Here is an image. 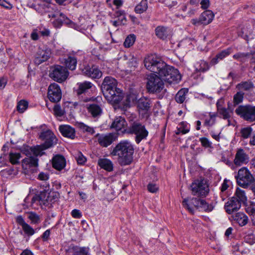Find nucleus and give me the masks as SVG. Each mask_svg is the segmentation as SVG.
Wrapping results in <instances>:
<instances>
[{"mask_svg": "<svg viewBox=\"0 0 255 255\" xmlns=\"http://www.w3.org/2000/svg\"><path fill=\"white\" fill-rule=\"evenodd\" d=\"M199 141H200L201 145L205 148L212 147V142L205 137L200 138Z\"/></svg>", "mask_w": 255, "mask_h": 255, "instance_id": "58", "label": "nucleus"}, {"mask_svg": "<svg viewBox=\"0 0 255 255\" xmlns=\"http://www.w3.org/2000/svg\"><path fill=\"white\" fill-rule=\"evenodd\" d=\"M87 109L88 113L93 118H99L102 114V108L100 105L97 104L87 105Z\"/></svg>", "mask_w": 255, "mask_h": 255, "instance_id": "27", "label": "nucleus"}, {"mask_svg": "<svg viewBox=\"0 0 255 255\" xmlns=\"http://www.w3.org/2000/svg\"><path fill=\"white\" fill-rule=\"evenodd\" d=\"M47 148H45V146H43V144H42L40 145H37L34 147L26 146L23 147L22 151L27 156L28 155H30L32 153L35 156L34 157H37L38 156H41L44 154V150Z\"/></svg>", "mask_w": 255, "mask_h": 255, "instance_id": "18", "label": "nucleus"}, {"mask_svg": "<svg viewBox=\"0 0 255 255\" xmlns=\"http://www.w3.org/2000/svg\"><path fill=\"white\" fill-rule=\"evenodd\" d=\"M61 91L57 84L54 83L49 86L47 97L51 102H58L61 99Z\"/></svg>", "mask_w": 255, "mask_h": 255, "instance_id": "13", "label": "nucleus"}, {"mask_svg": "<svg viewBox=\"0 0 255 255\" xmlns=\"http://www.w3.org/2000/svg\"><path fill=\"white\" fill-rule=\"evenodd\" d=\"M134 148L128 140L121 141L111 152L112 156H117L119 164L121 166L128 165L133 161Z\"/></svg>", "mask_w": 255, "mask_h": 255, "instance_id": "2", "label": "nucleus"}, {"mask_svg": "<svg viewBox=\"0 0 255 255\" xmlns=\"http://www.w3.org/2000/svg\"><path fill=\"white\" fill-rule=\"evenodd\" d=\"M77 63V59L74 56H68L64 59V64L66 68L71 70L76 69Z\"/></svg>", "mask_w": 255, "mask_h": 255, "instance_id": "36", "label": "nucleus"}, {"mask_svg": "<svg viewBox=\"0 0 255 255\" xmlns=\"http://www.w3.org/2000/svg\"><path fill=\"white\" fill-rule=\"evenodd\" d=\"M127 126V123L124 118L120 116L116 117L112 122L110 128H114L117 131H120L125 128Z\"/></svg>", "mask_w": 255, "mask_h": 255, "instance_id": "25", "label": "nucleus"}, {"mask_svg": "<svg viewBox=\"0 0 255 255\" xmlns=\"http://www.w3.org/2000/svg\"><path fill=\"white\" fill-rule=\"evenodd\" d=\"M144 64L147 70L158 74L162 81L164 80L169 84L177 83L181 80V76L178 70L167 65L155 54L146 56L144 60Z\"/></svg>", "mask_w": 255, "mask_h": 255, "instance_id": "1", "label": "nucleus"}, {"mask_svg": "<svg viewBox=\"0 0 255 255\" xmlns=\"http://www.w3.org/2000/svg\"><path fill=\"white\" fill-rule=\"evenodd\" d=\"M150 100L146 98H141L137 102L139 112L141 114H145L150 109Z\"/></svg>", "mask_w": 255, "mask_h": 255, "instance_id": "30", "label": "nucleus"}, {"mask_svg": "<svg viewBox=\"0 0 255 255\" xmlns=\"http://www.w3.org/2000/svg\"><path fill=\"white\" fill-rule=\"evenodd\" d=\"M194 67L195 70L193 74V78L199 80H202L203 79V76L201 73H204L210 69L208 63L202 60L197 62L195 64Z\"/></svg>", "mask_w": 255, "mask_h": 255, "instance_id": "14", "label": "nucleus"}, {"mask_svg": "<svg viewBox=\"0 0 255 255\" xmlns=\"http://www.w3.org/2000/svg\"><path fill=\"white\" fill-rule=\"evenodd\" d=\"M114 18H116L117 20L120 21L123 25L125 24L127 21L126 17V13L124 10H117L114 13Z\"/></svg>", "mask_w": 255, "mask_h": 255, "instance_id": "44", "label": "nucleus"}, {"mask_svg": "<svg viewBox=\"0 0 255 255\" xmlns=\"http://www.w3.org/2000/svg\"><path fill=\"white\" fill-rule=\"evenodd\" d=\"M231 51L232 49L231 48H227L218 53L215 57L211 60V64L212 65L217 64L219 61L223 60L224 58L229 55L231 53Z\"/></svg>", "mask_w": 255, "mask_h": 255, "instance_id": "34", "label": "nucleus"}, {"mask_svg": "<svg viewBox=\"0 0 255 255\" xmlns=\"http://www.w3.org/2000/svg\"><path fill=\"white\" fill-rule=\"evenodd\" d=\"M77 126L78 128L83 132H87L91 134H93L95 133V130L93 128L89 127L83 123H78Z\"/></svg>", "mask_w": 255, "mask_h": 255, "instance_id": "45", "label": "nucleus"}, {"mask_svg": "<svg viewBox=\"0 0 255 255\" xmlns=\"http://www.w3.org/2000/svg\"><path fill=\"white\" fill-rule=\"evenodd\" d=\"M38 179L41 181H46L49 179V174L47 173H44V172H40L38 176ZM43 186L45 187V189L44 190H46L47 189L48 190L49 189V184L47 183L46 182L44 183L43 185Z\"/></svg>", "mask_w": 255, "mask_h": 255, "instance_id": "49", "label": "nucleus"}, {"mask_svg": "<svg viewBox=\"0 0 255 255\" xmlns=\"http://www.w3.org/2000/svg\"><path fill=\"white\" fill-rule=\"evenodd\" d=\"M28 103L25 100L20 101L17 105L16 108L18 112L23 113L28 107Z\"/></svg>", "mask_w": 255, "mask_h": 255, "instance_id": "50", "label": "nucleus"}, {"mask_svg": "<svg viewBox=\"0 0 255 255\" xmlns=\"http://www.w3.org/2000/svg\"><path fill=\"white\" fill-rule=\"evenodd\" d=\"M0 5L8 9L12 8V4L5 0H0Z\"/></svg>", "mask_w": 255, "mask_h": 255, "instance_id": "64", "label": "nucleus"}, {"mask_svg": "<svg viewBox=\"0 0 255 255\" xmlns=\"http://www.w3.org/2000/svg\"><path fill=\"white\" fill-rule=\"evenodd\" d=\"M213 208L214 206L212 204H209L205 200H202L201 205L199 209L205 212H209L212 211Z\"/></svg>", "mask_w": 255, "mask_h": 255, "instance_id": "47", "label": "nucleus"}, {"mask_svg": "<svg viewBox=\"0 0 255 255\" xmlns=\"http://www.w3.org/2000/svg\"><path fill=\"white\" fill-rule=\"evenodd\" d=\"M50 0H43V1L38 4L36 8V10L40 13L44 14L52 12L56 8V6L49 2Z\"/></svg>", "mask_w": 255, "mask_h": 255, "instance_id": "20", "label": "nucleus"}, {"mask_svg": "<svg viewBox=\"0 0 255 255\" xmlns=\"http://www.w3.org/2000/svg\"><path fill=\"white\" fill-rule=\"evenodd\" d=\"M235 113L246 121L255 122V106L240 105L236 109Z\"/></svg>", "mask_w": 255, "mask_h": 255, "instance_id": "5", "label": "nucleus"}, {"mask_svg": "<svg viewBox=\"0 0 255 255\" xmlns=\"http://www.w3.org/2000/svg\"><path fill=\"white\" fill-rule=\"evenodd\" d=\"M254 85L251 81H246L242 82L238 85V87L240 90L246 91L249 90L253 88Z\"/></svg>", "mask_w": 255, "mask_h": 255, "instance_id": "48", "label": "nucleus"}, {"mask_svg": "<svg viewBox=\"0 0 255 255\" xmlns=\"http://www.w3.org/2000/svg\"><path fill=\"white\" fill-rule=\"evenodd\" d=\"M156 35L160 39H166L169 34V30L167 27L163 26H158L155 29Z\"/></svg>", "mask_w": 255, "mask_h": 255, "instance_id": "37", "label": "nucleus"}, {"mask_svg": "<svg viewBox=\"0 0 255 255\" xmlns=\"http://www.w3.org/2000/svg\"><path fill=\"white\" fill-rule=\"evenodd\" d=\"M27 217L32 225H38L41 222V216L34 212H27Z\"/></svg>", "mask_w": 255, "mask_h": 255, "instance_id": "39", "label": "nucleus"}, {"mask_svg": "<svg viewBox=\"0 0 255 255\" xmlns=\"http://www.w3.org/2000/svg\"><path fill=\"white\" fill-rule=\"evenodd\" d=\"M135 40V36L134 34L128 35L125 39L124 46L126 47H129L132 46Z\"/></svg>", "mask_w": 255, "mask_h": 255, "instance_id": "52", "label": "nucleus"}, {"mask_svg": "<svg viewBox=\"0 0 255 255\" xmlns=\"http://www.w3.org/2000/svg\"><path fill=\"white\" fill-rule=\"evenodd\" d=\"M217 115L215 113H209V116L205 118L204 126L205 127L210 128L215 125L216 123Z\"/></svg>", "mask_w": 255, "mask_h": 255, "instance_id": "38", "label": "nucleus"}, {"mask_svg": "<svg viewBox=\"0 0 255 255\" xmlns=\"http://www.w3.org/2000/svg\"><path fill=\"white\" fill-rule=\"evenodd\" d=\"M189 131V126L186 122H181L177 127V131H176V134L180 133L186 134Z\"/></svg>", "mask_w": 255, "mask_h": 255, "instance_id": "43", "label": "nucleus"}, {"mask_svg": "<svg viewBox=\"0 0 255 255\" xmlns=\"http://www.w3.org/2000/svg\"><path fill=\"white\" fill-rule=\"evenodd\" d=\"M158 189V188L155 184L149 183L147 185V189L150 192L155 193Z\"/></svg>", "mask_w": 255, "mask_h": 255, "instance_id": "63", "label": "nucleus"}, {"mask_svg": "<svg viewBox=\"0 0 255 255\" xmlns=\"http://www.w3.org/2000/svg\"><path fill=\"white\" fill-rule=\"evenodd\" d=\"M59 129L62 135L65 137L74 139L75 137V130L74 128L69 125H62L59 127Z\"/></svg>", "mask_w": 255, "mask_h": 255, "instance_id": "28", "label": "nucleus"}, {"mask_svg": "<svg viewBox=\"0 0 255 255\" xmlns=\"http://www.w3.org/2000/svg\"><path fill=\"white\" fill-rule=\"evenodd\" d=\"M69 75L67 68L60 65L55 66L49 74V76L53 80L58 83L65 81Z\"/></svg>", "mask_w": 255, "mask_h": 255, "instance_id": "10", "label": "nucleus"}, {"mask_svg": "<svg viewBox=\"0 0 255 255\" xmlns=\"http://www.w3.org/2000/svg\"><path fill=\"white\" fill-rule=\"evenodd\" d=\"M82 72L85 76L92 79H99L102 76V72L95 66L86 65L82 69Z\"/></svg>", "mask_w": 255, "mask_h": 255, "instance_id": "17", "label": "nucleus"}, {"mask_svg": "<svg viewBox=\"0 0 255 255\" xmlns=\"http://www.w3.org/2000/svg\"><path fill=\"white\" fill-rule=\"evenodd\" d=\"M156 73H152L147 77L146 88L150 93H159L163 89L164 83L162 80Z\"/></svg>", "mask_w": 255, "mask_h": 255, "instance_id": "8", "label": "nucleus"}, {"mask_svg": "<svg viewBox=\"0 0 255 255\" xmlns=\"http://www.w3.org/2000/svg\"><path fill=\"white\" fill-rule=\"evenodd\" d=\"M53 111L55 114L57 116L61 117L64 115V111L59 105H55L54 107Z\"/></svg>", "mask_w": 255, "mask_h": 255, "instance_id": "60", "label": "nucleus"}, {"mask_svg": "<svg viewBox=\"0 0 255 255\" xmlns=\"http://www.w3.org/2000/svg\"><path fill=\"white\" fill-rule=\"evenodd\" d=\"M188 93V89L183 88L180 90L175 96V99L176 101L180 104L183 103L186 98Z\"/></svg>", "mask_w": 255, "mask_h": 255, "instance_id": "40", "label": "nucleus"}, {"mask_svg": "<svg viewBox=\"0 0 255 255\" xmlns=\"http://www.w3.org/2000/svg\"><path fill=\"white\" fill-rule=\"evenodd\" d=\"M76 159L79 164H83L86 161V157L81 153H79L77 155L76 157Z\"/></svg>", "mask_w": 255, "mask_h": 255, "instance_id": "61", "label": "nucleus"}, {"mask_svg": "<svg viewBox=\"0 0 255 255\" xmlns=\"http://www.w3.org/2000/svg\"><path fill=\"white\" fill-rule=\"evenodd\" d=\"M111 92L104 96L107 100L112 104H119L123 99V94L120 89L115 91H111Z\"/></svg>", "mask_w": 255, "mask_h": 255, "instance_id": "19", "label": "nucleus"}, {"mask_svg": "<svg viewBox=\"0 0 255 255\" xmlns=\"http://www.w3.org/2000/svg\"><path fill=\"white\" fill-rule=\"evenodd\" d=\"M218 112L220 115L225 120L229 119L231 118L228 110L225 108H219L218 107Z\"/></svg>", "mask_w": 255, "mask_h": 255, "instance_id": "54", "label": "nucleus"}, {"mask_svg": "<svg viewBox=\"0 0 255 255\" xmlns=\"http://www.w3.org/2000/svg\"><path fill=\"white\" fill-rule=\"evenodd\" d=\"M59 198V194L57 192L50 191L47 193L40 191L39 195H35L32 197L31 202L34 203L38 202L40 204L51 207L58 201Z\"/></svg>", "mask_w": 255, "mask_h": 255, "instance_id": "3", "label": "nucleus"}, {"mask_svg": "<svg viewBox=\"0 0 255 255\" xmlns=\"http://www.w3.org/2000/svg\"><path fill=\"white\" fill-rule=\"evenodd\" d=\"M98 165L102 169L108 171H112L114 164L112 161L108 158H100L98 160Z\"/></svg>", "mask_w": 255, "mask_h": 255, "instance_id": "32", "label": "nucleus"}, {"mask_svg": "<svg viewBox=\"0 0 255 255\" xmlns=\"http://www.w3.org/2000/svg\"><path fill=\"white\" fill-rule=\"evenodd\" d=\"M94 87V84L89 81H84L83 82H79L75 88V92L76 94L84 102H87L91 100V98L84 96L89 95L92 91V88Z\"/></svg>", "mask_w": 255, "mask_h": 255, "instance_id": "9", "label": "nucleus"}, {"mask_svg": "<svg viewBox=\"0 0 255 255\" xmlns=\"http://www.w3.org/2000/svg\"><path fill=\"white\" fill-rule=\"evenodd\" d=\"M16 171L12 167L7 168L0 172L1 176L6 178H8L10 176L14 175Z\"/></svg>", "mask_w": 255, "mask_h": 255, "instance_id": "51", "label": "nucleus"}, {"mask_svg": "<svg viewBox=\"0 0 255 255\" xmlns=\"http://www.w3.org/2000/svg\"><path fill=\"white\" fill-rule=\"evenodd\" d=\"M148 8L147 0H141L134 8V11L136 13L141 14L145 12Z\"/></svg>", "mask_w": 255, "mask_h": 255, "instance_id": "42", "label": "nucleus"}, {"mask_svg": "<svg viewBox=\"0 0 255 255\" xmlns=\"http://www.w3.org/2000/svg\"><path fill=\"white\" fill-rule=\"evenodd\" d=\"M244 97V93L239 92H238L235 95L234 97V103L236 105H238L239 104L242 102Z\"/></svg>", "mask_w": 255, "mask_h": 255, "instance_id": "56", "label": "nucleus"}, {"mask_svg": "<svg viewBox=\"0 0 255 255\" xmlns=\"http://www.w3.org/2000/svg\"><path fill=\"white\" fill-rule=\"evenodd\" d=\"M235 177L238 184L244 188L248 187L255 181V178L246 167L241 168Z\"/></svg>", "mask_w": 255, "mask_h": 255, "instance_id": "7", "label": "nucleus"}, {"mask_svg": "<svg viewBox=\"0 0 255 255\" xmlns=\"http://www.w3.org/2000/svg\"><path fill=\"white\" fill-rule=\"evenodd\" d=\"M249 53L239 52L233 55V58L240 61H243L246 58L249 56Z\"/></svg>", "mask_w": 255, "mask_h": 255, "instance_id": "57", "label": "nucleus"}, {"mask_svg": "<svg viewBox=\"0 0 255 255\" xmlns=\"http://www.w3.org/2000/svg\"><path fill=\"white\" fill-rule=\"evenodd\" d=\"M214 16V14L211 10H205L202 13L200 16L201 23L208 24L211 22Z\"/></svg>", "mask_w": 255, "mask_h": 255, "instance_id": "35", "label": "nucleus"}, {"mask_svg": "<svg viewBox=\"0 0 255 255\" xmlns=\"http://www.w3.org/2000/svg\"><path fill=\"white\" fill-rule=\"evenodd\" d=\"M39 138L44 141L43 146L50 148L57 143V138L51 130L48 129L41 132Z\"/></svg>", "mask_w": 255, "mask_h": 255, "instance_id": "12", "label": "nucleus"}, {"mask_svg": "<svg viewBox=\"0 0 255 255\" xmlns=\"http://www.w3.org/2000/svg\"><path fill=\"white\" fill-rule=\"evenodd\" d=\"M53 24L56 27H59L61 26L62 24H65L68 25L69 27L74 28H76L77 27V25L74 22L67 18L62 13L61 14H60V18L55 19V20L53 21Z\"/></svg>", "mask_w": 255, "mask_h": 255, "instance_id": "22", "label": "nucleus"}, {"mask_svg": "<svg viewBox=\"0 0 255 255\" xmlns=\"http://www.w3.org/2000/svg\"><path fill=\"white\" fill-rule=\"evenodd\" d=\"M96 137L98 143L103 147H108L116 139L114 134L112 133L106 134L98 133L96 134Z\"/></svg>", "mask_w": 255, "mask_h": 255, "instance_id": "16", "label": "nucleus"}, {"mask_svg": "<svg viewBox=\"0 0 255 255\" xmlns=\"http://www.w3.org/2000/svg\"><path fill=\"white\" fill-rule=\"evenodd\" d=\"M21 156L19 153L10 152L9 154V160L12 164H17L19 163V160Z\"/></svg>", "mask_w": 255, "mask_h": 255, "instance_id": "46", "label": "nucleus"}, {"mask_svg": "<svg viewBox=\"0 0 255 255\" xmlns=\"http://www.w3.org/2000/svg\"><path fill=\"white\" fill-rule=\"evenodd\" d=\"M128 132L135 135V141L139 144L143 139H146L148 131L144 125L138 122H134L129 127Z\"/></svg>", "mask_w": 255, "mask_h": 255, "instance_id": "4", "label": "nucleus"}, {"mask_svg": "<svg viewBox=\"0 0 255 255\" xmlns=\"http://www.w3.org/2000/svg\"><path fill=\"white\" fill-rule=\"evenodd\" d=\"M233 197H235L241 204L245 203L247 200L245 191L239 188H237L236 193Z\"/></svg>", "mask_w": 255, "mask_h": 255, "instance_id": "41", "label": "nucleus"}, {"mask_svg": "<svg viewBox=\"0 0 255 255\" xmlns=\"http://www.w3.org/2000/svg\"><path fill=\"white\" fill-rule=\"evenodd\" d=\"M117 86V81L115 78L111 76L106 77L101 86L104 96L111 92V91H115L118 89Z\"/></svg>", "mask_w": 255, "mask_h": 255, "instance_id": "15", "label": "nucleus"}, {"mask_svg": "<svg viewBox=\"0 0 255 255\" xmlns=\"http://www.w3.org/2000/svg\"><path fill=\"white\" fill-rule=\"evenodd\" d=\"M68 251L72 255H91L89 247H80L74 244H71Z\"/></svg>", "mask_w": 255, "mask_h": 255, "instance_id": "21", "label": "nucleus"}, {"mask_svg": "<svg viewBox=\"0 0 255 255\" xmlns=\"http://www.w3.org/2000/svg\"><path fill=\"white\" fill-rule=\"evenodd\" d=\"M38 159L36 157L30 156L22 160V165L25 169L28 167H35L38 166Z\"/></svg>", "mask_w": 255, "mask_h": 255, "instance_id": "33", "label": "nucleus"}, {"mask_svg": "<svg viewBox=\"0 0 255 255\" xmlns=\"http://www.w3.org/2000/svg\"><path fill=\"white\" fill-rule=\"evenodd\" d=\"M51 54V50L49 49L39 48L37 52L35 62L40 64L46 61L50 57Z\"/></svg>", "mask_w": 255, "mask_h": 255, "instance_id": "24", "label": "nucleus"}, {"mask_svg": "<svg viewBox=\"0 0 255 255\" xmlns=\"http://www.w3.org/2000/svg\"><path fill=\"white\" fill-rule=\"evenodd\" d=\"M253 129L250 127H247L242 128L241 130V134L242 137L244 138H248L251 134Z\"/></svg>", "mask_w": 255, "mask_h": 255, "instance_id": "53", "label": "nucleus"}, {"mask_svg": "<svg viewBox=\"0 0 255 255\" xmlns=\"http://www.w3.org/2000/svg\"><path fill=\"white\" fill-rule=\"evenodd\" d=\"M241 206V204L235 197H232L227 203H226L225 208L226 212L231 214L235 211L239 210Z\"/></svg>", "mask_w": 255, "mask_h": 255, "instance_id": "23", "label": "nucleus"}, {"mask_svg": "<svg viewBox=\"0 0 255 255\" xmlns=\"http://www.w3.org/2000/svg\"><path fill=\"white\" fill-rule=\"evenodd\" d=\"M72 216L76 219H80L82 217V215L81 212L78 209H74L71 212Z\"/></svg>", "mask_w": 255, "mask_h": 255, "instance_id": "62", "label": "nucleus"}, {"mask_svg": "<svg viewBox=\"0 0 255 255\" xmlns=\"http://www.w3.org/2000/svg\"><path fill=\"white\" fill-rule=\"evenodd\" d=\"M232 217L233 220L241 227L245 226L248 222V217L244 213L238 212Z\"/></svg>", "mask_w": 255, "mask_h": 255, "instance_id": "31", "label": "nucleus"}, {"mask_svg": "<svg viewBox=\"0 0 255 255\" xmlns=\"http://www.w3.org/2000/svg\"><path fill=\"white\" fill-rule=\"evenodd\" d=\"M66 165V159L62 155L57 154L54 156L52 158V166L53 168L57 170H61Z\"/></svg>", "mask_w": 255, "mask_h": 255, "instance_id": "26", "label": "nucleus"}, {"mask_svg": "<svg viewBox=\"0 0 255 255\" xmlns=\"http://www.w3.org/2000/svg\"><path fill=\"white\" fill-rule=\"evenodd\" d=\"M50 13H48V16L49 18H55L56 19L60 18L61 12L59 11L56 8L52 11Z\"/></svg>", "mask_w": 255, "mask_h": 255, "instance_id": "59", "label": "nucleus"}, {"mask_svg": "<svg viewBox=\"0 0 255 255\" xmlns=\"http://www.w3.org/2000/svg\"><path fill=\"white\" fill-rule=\"evenodd\" d=\"M24 232L28 236H31L35 234V231L29 224H26L22 227Z\"/></svg>", "mask_w": 255, "mask_h": 255, "instance_id": "55", "label": "nucleus"}, {"mask_svg": "<svg viewBox=\"0 0 255 255\" xmlns=\"http://www.w3.org/2000/svg\"><path fill=\"white\" fill-rule=\"evenodd\" d=\"M192 194L198 197H206L209 191V186L204 179L196 180L190 185Z\"/></svg>", "mask_w": 255, "mask_h": 255, "instance_id": "6", "label": "nucleus"}, {"mask_svg": "<svg viewBox=\"0 0 255 255\" xmlns=\"http://www.w3.org/2000/svg\"><path fill=\"white\" fill-rule=\"evenodd\" d=\"M249 160L248 155L245 152L243 149H239L236 154L234 159L235 165L240 166L242 164L247 162Z\"/></svg>", "mask_w": 255, "mask_h": 255, "instance_id": "29", "label": "nucleus"}, {"mask_svg": "<svg viewBox=\"0 0 255 255\" xmlns=\"http://www.w3.org/2000/svg\"><path fill=\"white\" fill-rule=\"evenodd\" d=\"M202 200L197 197L185 198L182 201V205L189 213L194 214L195 210L200 208Z\"/></svg>", "mask_w": 255, "mask_h": 255, "instance_id": "11", "label": "nucleus"}]
</instances>
